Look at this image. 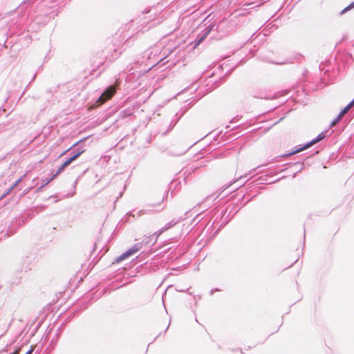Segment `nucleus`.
<instances>
[{
  "instance_id": "1",
  "label": "nucleus",
  "mask_w": 354,
  "mask_h": 354,
  "mask_svg": "<svg viewBox=\"0 0 354 354\" xmlns=\"http://www.w3.org/2000/svg\"><path fill=\"white\" fill-rule=\"evenodd\" d=\"M84 152V150L80 151L77 153L74 154L70 158L67 159L66 161H64L62 164V165L58 168L57 172L53 174V177H57L60 173H62L65 169L66 167H68L71 163H72L73 161L77 159Z\"/></svg>"
},
{
  "instance_id": "2",
  "label": "nucleus",
  "mask_w": 354,
  "mask_h": 354,
  "mask_svg": "<svg viewBox=\"0 0 354 354\" xmlns=\"http://www.w3.org/2000/svg\"><path fill=\"white\" fill-rule=\"evenodd\" d=\"M116 89L113 86H109L100 97L98 101L100 102L101 104L104 103L106 101L110 100L113 95L115 93Z\"/></svg>"
},
{
  "instance_id": "3",
  "label": "nucleus",
  "mask_w": 354,
  "mask_h": 354,
  "mask_svg": "<svg viewBox=\"0 0 354 354\" xmlns=\"http://www.w3.org/2000/svg\"><path fill=\"white\" fill-rule=\"evenodd\" d=\"M141 248H142L141 243H138L136 244L134 246L131 248L129 250H128L127 251H126L125 252L122 254L119 257V260L122 261V260L129 257L130 256L136 254L137 252H138L141 249Z\"/></svg>"
},
{
  "instance_id": "4",
  "label": "nucleus",
  "mask_w": 354,
  "mask_h": 354,
  "mask_svg": "<svg viewBox=\"0 0 354 354\" xmlns=\"http://www.w3.org/2000/svg\"><path fill=\"white\" fill-rule=\"evenodd\" d=\"M325 137V135L324 133H321L319 134L317 138L313 140L312 141H310V142L307 143L306 145H304L303 147H301L299 149H297V150L291 152L289 153V156H291V155H294V154H296L297 153H299L301 151H302L303 150L306 149H308L309 147H310L311 146H313V145L317 143L319 141L322 140Z\"/></svg>"
},
{
  "instance_id": "5",
  "label": "nucleus",
  "mask_w": 354,
  "mask_h": 354,
  "mask_svg": "<svg viewBox=\"0 0 354 354\" xmlns=\"http://www.w3.org/2000/svg\"><path fill=\"white\" fill-rule=\"evenodd\" d=\"M164 201V196H160L157 198H154L151 200V202L148 205L149 208L156 207L157 206H160Z\"/></svg>"
},
{
  "instance_id": "6",
  "label": "nucleus",
  "mask_w": 354,
  "mask_h": 354,
  "mask_svg": "<svg viewBox=\"0 0 354 354\" xmlns=\"http://www.w3.org/2000/svg\"><path fill=\"white\" fill-rule=\"evenodd\" d=\"M147 239H149V240H143V242L145 244H148V243H152V244H153L156 241V238H154L153 235H151L150 237L149 236L147 237Z\"/></svg>"
},
{
  "instance_id": "7",
  "label": "nucleus",
  "mask_w": 354,
  "mask_h": 354,
  "mask_svg": "<svg viewBox=\"0 0 354 354\" xmlns=\"http://www.w3.org/2000/svg\"><path fill=\"white\" fill-rule=\"evenodd\" d=\"M19 180H18L17 182H16L14 185H12L9 189L2 196L1 198H3L5 197L7 194H8L11 191L12 189L17 185V183H19Z\"/></svg>"
},
{
  "instance_id": "8",
  "label": "nucleus",
  "mask_w": 354,
  "mask_h": 354,
  "mask_svg": "<svg viewBox=\"0 0 354 354\" xmlns=\"http://www.w3.org/2000/svg\"><path fill=\"white\" fill-rule=\"evenodd\" d=\"M348 111V110L344 107L339 113L338 116L342 119L343 116Z\"/></svg>"
},
{
  "instance_id": "9",
  "label": "nucleus",
  "mask_w": 354,
  "mask_h": 354,
  "mask_svg": "<svg viewBox=\"0 0 354 354\" xmlns=\"http://www.w3.org/2000/svg\"><path fill=\"white\" fill-rule=\"evenodd\" d=\"M56 177H53V175L50 178H46L44 182V185H48L49 183H50L52 180H53Z\"/></svg>"
},
{
  "instance_id": "10",
  "label": "nucleus",
  "mask_w": 354,
  "mask_h": 354,
  "mask_svg": "<svg viewBox=\"0 0 354 354\" xmlns=\"http://www.w3.org/2000/svg\"><path fill=\"white\" fill-rule=\"evenodd\" d=\"M342 119L337 115V117L331 122L330 127H333L335 126Z\"/></svg>"
},
{
  "instance_id": "11",
  "label": "nucleus",
  "mask_w": 354,
  "mask_h": 354,
  "mask_svg": "<svg viewBox=\"0 0 354 354\" xmlns=\"http://www.w3.org/2000/svg\"><path fill=\"white\" fill-rule=\"evenodd\" d=\"M354 106V99L345 107L349 111Z\"/></svg>"
},
{
  "instance_id": "12",
  "label": "nucleus",
  "mask_w": 354,
  "mask_h": 354,
  "mask_svg": "<svg viewBox=\"0 0 354 354\" xmlns=\"http://www.w3.org/2000/svg\"><path fill=\"white\" fill-rule=\"evenodd\" d=\"M354 6V3L351 5H350L349 6H348L347 8H346L344 10H342V12H344L346 10H348L350 8H352Z\"/></svg>"
},
{
  "instance_id": "13",
  "label": "nucleus",
  "mask_w": 354,
  "mask_h": 354,
  "mask_svg": "<svg viewBox=\"0 0 354 354\" xmlns=\"http://www.w3.org/2000/svg\"><path fill=\"white\" fill-rule=\"evenodd\" d=\"M20 348L17 349L12 354H19Z\"/></svg>"
},
{
  "instance_id": "14",
  "label": "nucleus",
  "mask_w": 354,
  "mask_h": 354,
  "mask_svg": "<svg viewBox=\"0 0 354 354\" xmlns=\"http://www.w3.org/2000/svg\"><path fill=\"white\" fill-rule=\"evenodd\" d=\"M33 349L29 350L26 354H31L32 353Z\"/></svg>"
},
{
  "instance_id": "15",
  "label": "nucleus",
  "mask_w": 354,
  "mask_h": 354,
  "mask_svg": "<svg viewBox=\"0 0 354 354\" xmlns=\"http://www.w3.org/2000/svg\"><path fill=\"white\" fill-rule=\"evenodd\" d=\"M205 35L203 36V37H201V39L199 40V42H201L203 40V39L205 38Z\"/></svg>"
},
{
  "instance_id": "16",
  "label": "nucleus",
  "mask_w": 354,
  "mask_h": 354,
  "mask_svg": "<svg viewBox=\"0 0 354 354\" xmlns=\"http://www.w3.org/2000/svg\"><path fill=\"white\" fill-rule=\"evenodd\" d=\"M57 301V300H53L52 303H50V304H53L54 303H55Z\"/></svg>"
}]
</instances>
